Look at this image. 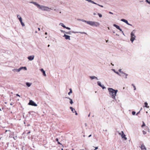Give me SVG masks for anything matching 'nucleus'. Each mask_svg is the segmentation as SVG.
<instances>
[{"label": "nucleus", "instance_id": "nucleus-50", "mask_svg": "<svg viewBox=\"0 0 150 150\" xmlns=\"http://www.w3.org/2000/svg\"><path fill=\"white\" fill-rule=\"evenodd\" d=\"M6 132H7V130H6Z\"/></svg>", "mask_w": 150, "mask_h": 150}, {"label": "nucleus", "instance_id": "nucleus-14", "mask_svg": "<svg viewBox=\"0 0 150 150\" xmlns=\"http://www.w3.org/2000/svg\"><path fill=\"white\" fill-rule=\"evenodd\" d=\"M142 150H146V149L144 144H142L140 147Z\"/></svg>", "mask_w": 150, "mask_h": 150}, {"label": "nucleus", "instance_id": "nucleus-13", "mask_svg": "<svg viewBox=\"0 0 150 150\" xmlns=\"http://www.w3.org/2000/svg\"><path fill=\"white\" fill-rule=\"evenodd\" d=\"M18 19L22 26H24L25 25L24 23L22 22V19L21 17H20L19 18H18Z\"/></svg>", "mask_w": 150, "mask_h": 150}, {"label": "nucleus", "instance_id": "nucleus-30", "mask_svg": "<svg viewBox=\"0 0 150 150\" xmlns=\"http://www.w3.org/2000/svg\"><path fill=\"white\" fill-rule=\"evenodd\" d=\"M98 15L100 17H102V15L101 14L98 13Z\"/></svg>", "mask_w": 150, "mask_h": 150}, {"label": "nucleus", "instance_id": "nucleus-34", "mask_svg": "<svg viewBox=\"0 0 150 150\" xmlns=\"http://www.w3.org/2000/svg\"><path fill=\"white\" fill-rule=\"evenodd\" d=\"M97 5H98L99 6H100V7H103V6L102 5H99V4H97Z\"/></svg>", "mask_w": 150, "mask_h": 150}, {"label": "nucleus", "instance_id": "nucleus-4", "mask_svg": "<svg viewBox=\"0 0 150 150\" xmlns=\"http://www.w3.org/2000/svg\"><path fill=\"white\" fill-rule=\"evenodd\" d=\"M131 38L130 39V40L132 42L133 41L135 40V36L134 35V31H133L131 33Z\"/></svg>", "mask_w": 150, "mask_h": 150}, {"label": "nucleus", "instance_id": "nucleus-29", "mask_svg": "<svg viewBox=\"0 0 150 150\" xmlns=\"http://www.w3.org/2000/svg\"><path fill=\"white\" fill-rule=\"evenodd\" d=\"M142 132H143V134H146V131H144V130H143L142 131Z\"/></svg>", "mask_w": 150, "mask_h": 150}, {"label": "nucleus", "instance_id": "nucleus-49", "mask_svg": "<svg viewBox=\"0 0 150 150\" xmlns=\"http://www.w3.org/2000/svg\"><path fill=\"white\" fill-rule=\"evenodd\" d=\"M67 33V34H69V33Z\"/></svg>", "mask_w": 150, "mask_h": 150}, {"label": "nucleus", "instance_id": "nucleus-26", "mask_svg": "<svg viewBox=\"0 0 150 150\" xmlns=\"http://www.w3.org/2000/svg\"><path fill=\"white\" fill-rule=\"evenodd\" d=\"M70 92L68 93V94L69 95H70V93H72V90L71 88L70 89Z\"/></svg>", "mask_w": 150, "mask_h": 150}, {"label": "nucleus", "instance_id": "nucleus-11", "mask_svg": "<svg viewBox=\"0 0 150 150\" xmlns=\"http://www.w3.org/2000/svg\"><path fill=\"white\" fill-rule=\"evenodd\" d=\"M113 26L115 27L117 29L119 30L120 31H122V30L120 28V27L116 24H114Z\"/></svg>", "mask_w": 150, "mask_h": 150}, {"label": "nucleus", "instance_id": "nucleus-18", "mask_svg": "<svg viewBox=\"0 0 150 150\" xmlns=\"http://www.w3.org/2000/svg\"><path fill=\"white\" fill-rule=\"evenodd\" d=\"M41 71L42 73L43 74L44 76H46V74L45 73V71H44V70L43 69H41Z\"/></svg>", "mask_w": 150, "mask_h": 150}, {"label": "nucleus", "instance_id": "nucleus-45", "mask_svg": "<svg viewBox=\"0 0 150 150\" xmlns=\"http://www.w3.org/2000/svg\"><path fill=\"white\" fill-rule=\"evenodd\" d=\"M93 14H94V15H96V13H93Z\"/></svg>", "mask_w": 150, "mask_h": 150}, {"label": "nucleus", "instance_id": "nucleus-17", "mask_svg": "<svg viewBox=\"0 0 150 150\" xmlns=\"http://www.w3.org/2000/svg\"><path fill=\"white\" fill-rule=\"evenodd\" d=\"M121 21H123V22H125V23H126L127 24L129 25V24L128 23V21L127 20H126L125 19H122L121 20Z\"/></svg>", "mask_w": 150, "mask_h": 150}, {"label": "nucleus", "instance_id": "nucleus-48", "mask_svg": "<svg viewBox=\"0 0 150 150\" xmlns=\"http://www.w3.org/2000/svg\"><path fill=\"white\" fill-rule=\"evenodd\" d=\"M61 150H63V148H62V149H61Z\"/></svg>", "mask_w": 150, "mask_h": 150}, {"label": "nucleus", "instance_id": "nucleus-47", "mask_svg": "<svg viewBox=\"0 0 150 150\" xmlns=\"http://www.w3.org/2000/svg\"><path fill=\"white\" fill-rule=\"evenodd\" d=\"M30 133V132H29L28 133V134H29V133Z\"/></svg>", "mask_w": 150, "mask_h": 150}, {"label": "nucleus", "instance_id": "nucleus-25", "mask_svg": "<svg viewBox=\"0 0 150 150\" xmlns=\"http://www.w3.org/2000/svg\"><path fill=\"white\" fill-rule=\"evenodd\" d=\"M132 86L134 88V90H136V88L135 86H134V85L133 84H132Z\"/></svg>", "mask_w": 150, "mask_h": 150}, {"label": "nucleus", "instance_id": "nucleus-16", "mask_svg": "<svg viewBox=\"0 0 150 150\" xmlns=\"http://www.w3.org/2000/svg\"><path fill=\"white\" fill-rule=\"evenodd\" d=\"M64 37H65V38L67 40H70V36L68 35H64Z\"/></svg>", "mask_w": 150, "mask_h": 150}, {"label": "nucleus", "instance_id": "nucleus-42", "mask_svg": "<svg viewBox=\"0 0 150 150\" xmlns=\"http://www.w3.org/2000/svg\"><path fill=\"white\" fill-rule=\"evenodd\" d=\"M38 30H40V28H38Z\"/></svg>", "mask_w": 150, "mask_h": 150}, {"label": "nucleus", "instance_id": "nucleus-12", "mask_svg": "<svg viewBox=\"0 0 150 150\" xmlns=\"http://www.w3.org/2000/svg\"><path fill=\"white\" fill-rule=\"evenodd\" d=\"M34 55L30 56H29L28 57V58L30 60H32L34 59Z\"/></svg>", "mask_w": 150, "mask_h": 150}, {"label": "nucleus", "instance_id": "nucleus-39", "mask_svg": "<svg viewBox=\"0 0 150 150\" xmlns=\"http://www.w3.org/2000/svg\"><path fill=\"white\" fill-rule=\"evenodd\" d=\"M116 73L117 74H118L119 75H120V74H119V73L118 72H116Z\"/></svg>", "mask_w": 150, "mask_h": 150}, {"label": "nucleus", "instance_id": "nucleus-22", "mask_svg": "<svg viewBox=\"0 0 150 150\" xmlns=\"http://www.w3.org/2000/svg\"><path fill=\"white\" fill-rule=\"evenodd\" d=\"M70 109L71 110V111L73 112H74V111H75L74 109L72 107H71L70 108Z\"/></svg>", "mask_w": 150, "mask_h": 150}, {"label": "nucleus", "instance_id": "nucleus-35", "mask_svg": "<svg viewBox=\"0 0 150 150\" xmlns=\"http://www.w3.org/2000/svg\"><path fill=\"white\" fill-rule=\"evenodd\" d=\"M23 68L25 69V70H27V68H26V67H23Z\"/></svg>", "mask_w": 150, "mask_h": 150}, {"label": "nucleus", "instance_id": "nucleus-5", "mask_svg": "<svg viewBox=\"0 0 150 150\" xmlns=\"http://www.w3.org/2000/svg\"><path fill=\"white\" fill-rule=\"evenodd\" d=\"M119 134L121 135V137L122 138H124L125 140H126L127 139V137H126L125 135L124 134L123 131L119 133Z\"/></svg>", "mask_w": 150, "mask_h": 150}, {"label": "nucleus", "instance_id": "nucleus-23", "mask_svg": "<svg viewBox=\"0 0 150 150\" xmlns=\"http://www.w3.org/2000/svg\"><path fill=\"white\" fill-rule=\"evenodd\" d=\"M90 78L92 79L95 78H97L95 76H91Z\"/></svg>", "mask_w": 150, "mask_h": 150}, {"label": "nucleus", "instance_id": "nucleus-38", "mask_svg": "<svg viewBox=\"0 0 150 150\" xmlns=\"http://www.w3.org/2000/svg\"><path fill=\"white\" fill-rule=\"evenodd\" d=\"M98 149V147H95V149L94 150H96V149Z\"/></svg>", "mask_w": 150, "mask_h": 150}, {"label": "nucleus", "instance_id": "nucleus-1", "mask_svg": "<svg viewBox=\"0 0 150 150\" xmlns=\"http://www.w3.org/2000/svg\"><path fill=\"white\" fill-rule=\"evenodd\" d=\"M109 93V94L111 97L113 99L115 98V96L117 92L118 91L117 90H115L114 89L109 88L108 89Z\"/></svg>", "mask_w": 150, "mask_h": 150}, {"label": "nucleus", "instance_id": "nucleus-15", "mask_svg": "<svg viewBox=\"0 0 150 150\" xmlns=\"http://www.w3.org/2000/svg\"><path fill=\"white\" fill-rule=\"evenodd\" d=\"M31 3L33 4H34L35 5H36L38 7V8H39V6H40V5L39 4H38L37 3L35 2H31Z\"/></svg>", "mask_w": 150, "mask_h": 150}, {"label": "nucleus", "instance_id": "nucleus-3", "mask_svg": "<svg viewBox=\"0 0 150 150\" xmlns=\"http://www.w3.org/2000/svg\"><path fill=\"white\" fill-rule=\"evenodd\" d=\"M38 8L43 11H48V9H51V8H49L47 7L43 6H40H40H39Z\"/></svg>", "mask_w": 150, "mask_h": 150}, {"label": "nucleus", "instance_id": "nucleus-37", "mask_svg": "<svg viewBox=\"0 0 150 150\" xmlns=\"http://www.w3.org/2000/svg\"><path fill=\"white\" fill-rule=\"evenodd\" d=\"M18 18H19L20 17L19 15H18L17 16Z\"/></svg>", "mask_w": 150, "mask_h": 150}, {"label": "nucleus", "instance_id": "nucleus-40", "mask_svg": "<svg viewBox=\"0 0 150 150\" xmlns=\"http://www.w3.org/2000/svg\"><path fill=\"white\" fill-rule=\"evenodd\" d=\"M109 13L110 14H113V13H112L111 12H109Z\"/></svg>", "mask_w": 150, "mask_h": 150}, {"label": "nucleus", "instance_id": "nucleus-2", "mask_svg": "<svg viewBox=\"0 0 150 150\" xmlns=\"http://www.w3.org/2000/svg\"><path fill=\"white\" fill-rule=\"evenodd\" d=\"M87 23L92 26L98 27L100 25V23L98 22L92 21H86Z\"/></svg>", "mask_w": 150, "mask_h": 150}, {"label": "nucleus", "instance_id": "nucleus-28", "mask_svg": "<svg viewBox=\"0 0 150 150\" xmlns=\"http://www.w3.org/2000/svg\"><path fill=\"white\" fill-rule=\"evenodd\" d=\"M61 26H62L63 28H66V26L64 25V24L62 23H61Z\"/></svg>", "mask_w": 150, "mask_h": 150}, {"label": "nucleus", "instance_id": "nucleus-27", "mask_svg": "<svg viewBox=\"0 0 150 150\" xmlns=\"http://www.w3.org/2000/svg\"><path fill=\"white\" fill-rule=\"evenodd\" d=\"M69 99H70V103L71 104H72V103H73V101L71 99V98H69Z\"/></svg>", "mask_w": 150, "mask_h": 150}, {"label": "nucleus", "instance_id": "nucleus-10", "mask_svg": "<svg viewBox=\"0 0 150 150\" xmlns=\"http://www.w3.org/2000/svg\"><path fill=\"white\" fill-rule=\"evenodd\" d=\"M97 83H98V85L99 86H100V87H102L103 89H105V87L103 85H101V83L100 81H98L97 82Z\"/></svg>", "mask_w": 150, "mask_h": 150}, {"label": "nucleus", "instance_id": "nucleus-36", "mask_svg": "<svg viewBox=\"0 0 150 150\" xmlns=\"http://www.w3.org/2000/svg\"><path fill=\"white\" fill-rule=\"evenodd\" d=\"M16 96H18V97H20V96H19V94H16Z\"/></svg>", "mask_w": 150, "mask_h": 150}, {"label": "nucleus", "instance_id": "nucleus-9", "mask_svg": "<svg viewBox=\"0 0 150 150\" xmlns=\"http://www.w3.org/2000/svg\"><path fill=\"white\" fill-rule=\"evenodd\" d=\"M23 67H20L18 69H13V71H14V72H19L21 69H23Z\"/></svg>", "mask_w": 150, "mask_h": 150}, {"label": "nucleus", "instance_id": "nucleus-20", "mask_svg": "<svg viewBox=\"0 0 150 150\" xmlns=\"http://www.w3.org/2000/svg\"><path fill=\"white\" fill-rule=\"evenodd\" d=\"M87 1H88L89 2H91L93 4H97L95 3V2H94L93 1H92L91 0H87Z\"/></svg>", "mask_w": 150, "mask_h": 150}, {"label": "nucleus", "instance_id": "nucleus-33", "mask_svg": "<svg viewBox=\"0 0 150 150\" xmlns=\"http://www.w3.org/2000/svg\"><path fill=\"white\" fill-rule=\"evenodd\" d=\"M66 28L67 29L69 30H70V28H69L68 27H66V28Z\"/></svg>", "mask_w": 150, "mask_h": 150}, {"label": "nucleus", "instance_id": "nucleus-8", "mask_svg": "<svg viewBox=\"0 0 150 150\" xmlns=\"http://www.w3.org/2000/svg\"><path fill=\"white\" fill-rule=\"evenodd\" d=\"M142 123L143 124L141 126L142 128H143L144 127H145V128H144V129L145 130H149V129L148 127L146 126L145 123H144V122L143 121Z\"/></svg>", "mask_w": 150, "mask_h": 150}, {"label": "nucleus", "instance_id": "nucleus-6", "mask_svg": "<svg viewBox=\"0 0 150 150\" xmlns=\"http://www.w3.org/2000/svg\"><path fill=\"white\" fill-rule=\"evenodd\" d=\"M28 105L35 106H37V104H36L34 101L32 100H30V102L28 103Z\"/></svg>", "mask_w": 150, "mask_h": 150}, {"label": "nucleus", "instance_id": "nucleus-24", "mask_svg": "<svg viewBox=\"0 0 150 150\" xmlns=\"http://www.w3.org/2000/svg\"><path fill=\"white\" fill-rule=\"evenodd\" d=\"M26 84L27 86L28 87L30 86L31 85V84H30V83H26Z\"/></svg>", "mask_w": 150, "mask_h": 150}, {"label": "nucleus", "instance_id": "nucleus-46", "mask_svg": "<svg viewBox=\"0 0 150 150\" xmlns=\"http://www.w3.org/2000/svg\"><path fill=\"white\" fill-rule=\"evenodd\" d=\"M45 35H47V33L46 32V33H45Z\"/></svg>", "mask_w": 150, "mask_h": 150}, {"label": "nucleus", "instance_id": "nucleus-7", "mask_svg": "<svg viewBox=\"0 0 150 150\" xmlns=\"http://www.w3.org/2000/svg\"><path fill=\"white\" fill-rule=\"evenodd\" d=\"M121 69H120L119 70V71L120 72V75L121 76H124V75H125V78H127V74H126L125 73H124V72H122V71H121Z\"/></svg>", "mask_w": 150, "mask_h": 150}, {"label": "nucleus", "instance_id": "nucleus-41", "mask_svg": "<svg viewBox=\"0 0 150 150\" xmlns=\"http://www.w3.org/2000/svg\"><path fill=\"white\" fill-rule=\"evenodd\" d=\"M75 111V112H76V115H77V113L76 112V111Z\"/></svg>", "mask_w": 150, "mask_h": 150}, {"label": "nucleus", "instance_id": "nucleus-19", "mask_svg": "<svg viewBox=\"0 0 150 150\" xmlns=\"http://www.w3.org/2000/svg\"><path fill=\"white\" fill-rule=\"evenodd\" d=\"M56 141L57 142V143L58 144L62 145L63 147H64L63 145H62L61 143H60V142H59L58 139L57 138L56 139Z\"/></svg>", "mask_w": 150, "mask_h": 150}, {"label": "nucleus", "instance_id": "nucleus-43", "mask_svg": "<svg viewBox=\"0 0 150 150\" xmlns=\"http://www.w3.org/2000/svg\"><path fill=\"white\" fill-rule=\"evenodd\" d=\"M91 135H89L88 136V137H91Z\"/></svg>", "mask_w": 150, "mask_h": 150}, {"label": "nucleus", "instance_id": "nucleus-31", "mask_svg": "<svg viewBox=\"0 0 150 150\" xmlns=\"http://www.w3.org/2000/svg\"><path fill=\"white\" fill-rule=\"evenodd\" d=\"M135 112L134 111H133L132 112V113L133 115H134L135 114Z\"/></svg>", "mask_w": 150, "mask_h": 150}, {"label": "nucleus", "instance_id": "nucleus-21", "mask_svg": "<svg viewBox=\"0 0 150 150\" xmlns=\"http://www.w3.org/2000/svg\"><path fill=\"white\" fill-rule=\"evenodd\" d=\"M144 105H145V106H144L145 107H146L148 108H149V106H148V103H147L146 102L145 103Z\"/></svg>", "mask_w": 150, "mask_h": 150}, {"label": "nucleus", "instance_id": "nucleus-44", "mask_svg": "<svg viewBox=\"0 0 150 150\" xmlns=\"http://www.w3.org/2000/svg\"><path fill=\"white\" fill-rule=\"evenodd\" d=\"M50 45H48V46H48V47H50Z\"/></svg>", "mask_w": 150, "mask_h": 150}, {"label": "nucleus", "instance_id": "nucleus-32", "mask_svg": "<svg viewBox=\"0 0 150 150\" xmlns=\"http://www.w3.org/2000/svg\"><path fill=\"white\" fill-rule=\"evenodd\" d=\"M146 1L148 3L150 4V1H149L148 0H146Z\"/></svg>", "mask_w": 150, "mask_h": 150}]
</instances>
